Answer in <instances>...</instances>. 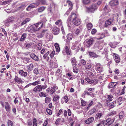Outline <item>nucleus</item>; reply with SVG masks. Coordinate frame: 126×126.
<instances>
[{"label":"nucleus","instance_id":"2f4dec72","mask_svg":"<svg viewBox=\"0 0 126 126\" xmlns=\"http://www.w3.org/2000/svg\"><path fill=\"white\" fill-rule=\"evenodd\" d=\"M82 2L83 4L87 5L90 3L91 1L90 0H82Z\"/></svg>","mask_w":126,"mask_h":126},{"label":"nucleus","instance_id":"473e14b6","mask_svg":"<svg viewBox=\"0 0 126 126\" xmlns=\"http://www.w3.org/2000/svg\"><path fill=\"white\" fill-rule=\"evenodd\" d=\"M93 25L92 23H87L86 25V27L88 30H90L93 27Z\"/></svg>","mask_w":126,"mask_h":126},{"label":"nucleus","instance_id":"603ef678","mask_svg":"<svg viewBox=\"0 0 126 126\" xmlns=\"http://www.w3.org/2000/svg\"><path fill=\"white\" fill-rule=\"evenodd\" d=\"M7 126H13V122L11 120H8L7 121Z\"/></svg>","mask_w":126,"mask_h":126},{"label":"nucleus","instance_id":"4be33fe9","mask_svg":"<svg viewBox=\"0 0 126 126\" xmlns=\"http://www.w3.org/2000/svg\"><path fill=\"white\" fill-rule=\"evenodd\" d=\"M31 7L34 8L37 7L39 5V3L36 2V3H32L30 4Z\"/></svg>","mask_w":126,"mask_h":126},{"label":"nucleus","instance_id":"39448f33","mask_svg":"<svg viewBox=\"0 0 126 126\" xmlns=\"http://www.w3.org/2000/svg\"><path fill=\"white\" fill-rule=\"evenodd\" d=\"M48 64L49 67L51 68H56L58 65L55 62H54L52 60H50L48 63Z\"/></svg>","mask_w":126,"mask_h":126},{"label":"nucleus","instance_id":"49530a36","mask_svg":"<svg viewBox=\"0 0 126 126\" xmlns=\"http://www.w3.org/2000/svg\"><path fill=\"white\" fill-rule=\"evenodd\" d=\"M60 98L59 96L58 95H56L54 97L53 101L57 102Z\"/></svg>","mask_w":126,"mask_h":126},{"label":"nucleus","instance_id":"774afa93","mask_svg":"<svg viewBox=\"0 0 126 126\" xmlns=\"http://www.w3.org/2000/svg\"><path fill=\"white\" fill-rule=\"evenodd\" d=\"M97 32V30L95 29H93L91 31V34H94Z\"/></svg>","mask_w":126,"mask_h":126},{"label":"nucleus","instance_id":"e2e57ef3","mask_svg":"<svg viewBox=\"0 0 126 126\" xmlns=\"http://www.w3.org/2000/svg\"><path fill=\"white\" fill-rule=\"evenodd\" d=\"M37 120L35 119L34 118L33 120V126H37V123H36Z\"/></svg>","mask_w":126,"mask_h":126},{"label":"nucleus","instance_id":"de8ad7c7","mask_svg":"<svg viewBox=\"0 0 126 126\" xmlns=\"http://www.w3.org/2000/svg\"><path fill=\"white\" fill-rule=\"evenodd\" d=\"M77 18L76 14L74 13H72L71 15V18L70 19H73L75 18Z\"/></svg>","mask_w":126,"mask_h":126},{"label":"nucleus","instance_id":"864d4df0","mask_svg":"<svg viewBox=\"0 0 126 126\" xmlns=\"http://www.w3.org/2000/svg\"><path fill=\"white\" fill-rule=\"evenodd\" d=\"M94 103V101L93 100L91 101L90 103H89L88 104V106L86 108V109L88 110L90 107Z\"/></svg>","mask_w":126,"mask_h":126},{"label":"nucleus","instance_id":"dca6fc26","mask_svg":"<svg viewBox=\"0 0 126 126\" xmlns=\"http://www.w3.org/2000/svg\"><path fill=\"white\" fill-rule=\"evenodd\" d=\"M69 46L65 45V50L67 54L68 55H70L71 53V51L70 50Z\"/></svg>","mask_w":126,"mask_h":126},{"label":"nucleus","instance_id":"f704fd0d","mask_svg":"<svg viewBox=\"0 0 126 126\" xmlns=\"http://www.w3.org/2000/svg\"><path fill=\"white\" fill-rule=\"evenodd\" d=\"M51 100V98L50 97H47L45 98V102L46 103H48L50 102Z\"/></svg>","mask_w":126,"mask_h":126},{"label":"nucleus","instance_id":"7c9ffc66","mask_svg":"<svg viewBox=\"0 0 126 126\" xmlns=\"http://www.w3.org/2000/svg\"><path fill=\"white\" fill-rule=\"evenodd\" d=\"M46 30H43L41 33L37 36V37L38 38H40L43 37L45 35V32H46Z\"/></svg>","mask_w":126,"mask_h":126},{"label":"nucleus","instance_id":"6ab92c4d","mask_svg":"<svg viewBox=\"0 0 126 126\" xmlns=\"http://www.w3.org/2000/svg\"><path fill=\"white\" fill-rule=\"evenodd\" d=\"M18 73L22 76L24 77H26L28 74L27 72H24L22 70H20L19 71Z\"/></svg>","mask_w":126,"mask_h":126},{"label":"nucleus","instance_id":"bf43d9fd","mask_svg":"<svg viewBox=\"0 0 126 126\" xmlns=\"http://www.w3.org/2000/svg\"><path fill=\"white\" fill-rule=\"evenodd\" d=\"M39 95L41 97H45L47 96V95L44 93L41 92L39 93Z\"/></svg>","mask_w":126,"mask_h":126},{"label":"nucleus","instance_id":"f03ea898","mask_svg":"<svg viewBox=\"0 0 126 126\" xmlns=\"http://www.w3.org/2000/svg\"><path fill=\"white\" fill-rule=\"evenodd\" d=\"M94 40L93 38H91L86 39L84 42V45L87 48L89 47L93 44Z\"/></svg>","mask_w":126,"mask_h":126},{"label":"nucleus","instance_id":"c9c22d12","mask_svg":"<svg viewBox=\"0 0 126 126\" xmlns=\"http://www.w3.org/2000/svg\"><path fill=\"white\" fill-rule=\"evenodd\" d=\"M33 73L36 75H39V70L38 68H35L33 70Z\"/></svg>","mask_w":126,"mask_h":126},{"label":"nucleus","instance_id":"2eb2a0df","mask_svg":"<svg viewBox=\"0 0 126 126\" xmlns=\"http://www.w3.org/2000/svg\"><path fill=\"white\" fill-rule=\"evenodd\" d=\"M119 2L118 0H113L111 1L109 3L110 5L111 6L116 5L118 4Z\"/></svg>","mask_w":126,"mask_h":126},{"label":"nucleus","instance_id":"f8f14e48","mask_svg":"<svg viewBox=\"0 0 126 126\" xmlns=\"http://www.w3.org/2000/svg\"><path fill=\"white\" fill-rule=\"evenodd\" d=\"M31 58L33 59L36 61H38L39 60L38 57L34 53H31L30 54Z\"/></svg>","mask_w":126,"mask_h":126},{"label":"nucleus","instance_id":"8fccbe9b","mask_svg":"<svg viewBox=\"0 0 126 126\" xmlns=\"http://www.w3.org/2000/svg\"><path fill=\"white\" fill-rule=\"evenodd\" d=\"M85 79L87 81V82L90 84L92 83L93 82V80L91 79L88 77L86 78H85Z\"/></svg>","mask_w":126,"mask_h":126},{"label":"nucleus","instance_id":"0e129e2a","mask_svg":"<svg viewBox=\"0 0 126 126\" xmlns=\"http://www.w3.org/2000/svg\"><path fill=\"white\" fill-rule=\"evenodd\" d=\"M102 36H100L99 37H98L97 38V40H99L100 39H102V38H104L105 37V34H104L103 33H102Z\"/></svg>","mask_w":126,"mask_h":126},{"label":"nucleus","instance_id":"1a4fd4ad","mask_svg":"<svg viewBox=\"0 0 126 126\" xmlns=\"http://www.w3.org/2000/svg\"><path fill=\"white\" fill-rule=\"evenodd\" d=\"M72 22L74 24L76 25H79L81 23L80 19L78 18L73 19Z\"/></svg>","mask_w":126,"mask_h":126},{"label":"nucleus","instance_id":"f257e3e1","mask_svg":"<svg viewBox=\"0 0 126 126\" xmlns=\"http://www.w3.org/2000/svg\"><path fill=\"white\" fill-rule=\"evenodd\" d=\"M44 22H41L32 25V28L31 29V32H33L39 30L43 27Z\"/></svg>","mask_w":126,"mask_h":126},{"label":"nucleus","instance_id":"ddd939ff","mask_svg":"<svg viewBox=\"0 0 126 126\" xmlns=\"http://www.w3.org/2000/svg\"><path fill=\"white\" fill-rule=\"evenodd\" d=\"M14 80L18 84L22 83L23 82L21 79L19 77L17 76H16L14 79Z\"/></svg>","mask_w":126,"mask_h":126},{"label":"nucleus","instance_id":"4d7b16f0","mask_svg":"<svg viewBox=\"0 0 126 126\" xmlns=\"http://www.w3.org/2000/svg\"><path fill=\"white\" fill-rule=\"evenodd\" d=\"M116 113V112L115 111H113L111 112L108 114V116H112L113 115H115Z\"/></svg>","mask_w":126,"mask_h":126},{"label":"nucleus","instance_id":"c85d7f7f","mask_svg":"<svg viewBox=\"0 0 126 126\" xmlns=\"http://www.w3.org/2000/svg\"><path fill=\"white\" fill-rule=\"evenodd\" d=\"M104 10L105 13H107L110 11V10L108 5H106L104 9Z\"/></svg>","mask_w":126,"mask_h":126},{"label":"nucleus","instance_id":"f3484780","mask_svg":"<svg viewBox=\"0 0 126 126\" xmlns=\"http://www.w3.org/2000/svg\"><path fill=\"white\" fill-rule=\"evenodd\" d=\"M94 120L93 117H90L88 118L87 119L85 120L84 122L87 124H89L92 123Z\"/></svg>","mask_w":126,"mask_h":126},{"label":"nucleus","instance_id":"9d476101","mask_svg":"<svg viewBox=\"0 0 126 126\" xmlns=\"http://www.w3.org/2000/svg\"><path fill=\"white\" fill-rule=\"evenodd\" d=\"M5 104L4 107L6 111L8 112H10L11 107L9 103L7 102H5Z\"/></svg>","mask_w":126,"mask_h":126},{"label":"nucleus","instance_id":"338daca9","mask_svg":"<svg viewBox=\"0 0 126 126\" xmlns=\"http://www.w3.org/2000/svg\"><path fill=\"white\" fill-rule=\"evenodd\" d=\"M93 10H94L96 8V5L95 4H93L91 6Z\"/></svg>","mask_w":126,"mask_h":126},{"label":"nucleus","instance_id":"4468645a","mask_svg":"<svg viewBox=\"0 0 126 126\" xmlns=\"http://www.w3.org/2000/svg\"><path fill=\"white\" fill-rule=\"evenodd\" d=\"M52 31L54 32L53 33L55 35H57L59 33V29L56 27H53L52 29Z\"/></svg>","mask_w":126,"mask_h":126},{"label":"nucleus","instance_id":"7ed1b4c3","mask_svg":"<svg viewBox=\"0 0 126 126\" xmlns=\"http://www.w3.org/2000/svg\"><path fill=\"white\" fill-rule=\"evenodd\" d=\"M53 87H51V88H49L47 89L46 90L47 93H50V94L52 95L56 91V89H57L58 87L56 86L55 84L52 83Z\"/></svg>","mask_w":126,"mask_h":126},{"label":"nucleus","instance_id":"5701e85b","mask_svg":"<svg viewBox=\"0 0 126 126\" xmlns=\"http://www.w3.org/2000/svg\"><path fill=\"white\" fill-rule=\"evenodd\" d=\"M63 99L64 100V101L62 98L61 100V103L62 104L64 103V101H65V102L66 103H67L68 101L69 100L68 98L67 95H65L63 97Z\"/></svg>","mask_w":126,"mask_h":126},{"label":"nucleus","instance_id":"5fc2aeb1","mask_svg":"<svg viewBox=\"0 0 126 126\" xmlns=\"http://www.w3.org/2000/svg\"><path fill=\"white\" fill-rule=\"evenodd\" d=\"M55 54V51L54 50H53L50 54V57L51 59L53 58Z\"/></svg>","mask_w":126,"mask_h":126},{"label":"nucleus","instance_id":"a878e982","mask_svg":"<svg viewBox=\"0 0 126 126\" xmlns=\"http://www.w3.org/2000/svg\"><path fill=\"white\" fill-rule=\"evenodd\" d=\"M66 3H68L69 6H70L69 10L71 11L72 9L73 5L72 2L69 0H67Z\"/></svg>","mask_w":126,"mask_h":126},{"label":"nucleus","instance_id":"c756f323","mask_svg":"<svg viewBox=\"0 0 126 126\" xmlns=\"http://www.w3.org/2000/svg\"><path fill=\"white\" fill-rule=\"evenodd\" d=\"M92 65L90 63H87L85 67V69L86 70H89L92 67Z\"/></svg>","mask_w":126,"mask_h":126},{"label":"nucleus","instance_id":"0eeeda50","mask_svg":"<svg viewBox=\"0 0 126 126\" xmlns=\"http://www.w3.org/2000/svg\"><path fill=\"white\" fill-rule=\"evenodd\" d=\"M106 123L105 124L104 126H109L112 124L114 121L113 119L109 118L107 119L106 120Z\"/></svg>","mask_w":126,"mask_h":126},{"label":"nucleus","instance_id":"6e6552de","mask_svg":"<svg viewBox=\"0 0 126 126\" xmlns=\"http://www.w3.org/2000/svg\"><path fill=\"white\" fill-rule=\"evenodd\" d=\"M27 68V71L28 72L32 71L34 67V64L33 63H31L30 64L27 65L26 66Z\"/></svg>","mask_w":126,"mask_h":126},{"label":"nucleus","instance_id":"412c9836","mask_svg":"<svg viewBox=\"0 0 126 126\" xmlns=\"http://www.w3.org/2000/svg\"><path fill=\"white\" fill-rule=\"evenodd\" d=\"M106 105L107 106L110 107L111 108H113L115 106V105H114V103H109L107 101Z\"/></svg>","mask_w":126,"mask_h":126},{"label":"nucleus","instance_id":"393cba45","mask_svg":"<svg viewBox=\"0 0 126 126\" xmlns=\"http://www.w3.org/2000/svg\"><path fill=\"white\" fill-rule=\"evenodd\" d=\"M117 84V82H111L109 83L108 87L109 88H111L115 86Z\"/></svg>","mask_w":126,"mask_h":126},{"label":"nucleus","instance_id":"37998d69","mask_svg":"<svg viewBox=\"0 0 126 126\" xmlns=\"http://www.w3.org/2000/svg\"><path fill=\"white\" fill-rule=\"evenodd\" d=\"M55 46L56 49V51L59 52L60 50V48L59 47V44L58 43H56L55 44Z\"/></svg>","mask_w":126,"mask_h":126},{"label":"nucleus","instance_id":"c03bdc74","mask_svg":"<svg viewBox=\"0 0 126 126\" xmlns=\"http://www.w3.org/2000/svg\"><path fill=\"white\" fill-rule=\"evenodd\" d=\"M30 20V19L29 18H26L24 21L21 23V25H23L26 23Z\"/></svg>","mask_w":126,"mask_h":126},{"label":"nucleus","instance_id":"aec40b11","mask_svg":"<svg viewBox=\"0 0 126 126\" xmlns=\"http://www.w3.org/2000/svg\"><path fill=\"white\" fill-rule=\"evenodd\" d=\"M71 62L73 66H76L77 62L76 59L75 57L71 58Z\"/></svg>","mask_w":126,"mask_h":126},{"label":"nucleus","instance_id":"9b49d317","mask_svg":"<svg viewBox=\"0 0 126 126\" xmlns=\"http://www.w3.org/2000/svg\"><path fill=\"white\" fill-rule=\"evenodd\" d=\"M40 86L39 85L36 86L33 89V92L35 93H38L42 91Z\"/></svg>","mask_w":126,"mask_h":126},{"label":"nucleus","instance_id":"13d9d810","mask_svg":"<svg viewBox=\"0 0 126 126\" xmlns=\"http://www.w3.org/2000/svg\"><path fill=\"white\" fill-rule=\"evenodd\" d=\"M80 63L83 65H84L86 63V61L83 59H81L80 60Z\"/></svg>","mask_w":126,"mask_h":126},{"label":"nucleus","instance_id":"4c0bfd02","mask_svg":"<svg viewBox=\"0 0 126 126\" xmlns=\"http://www.w3.org/2000/svg\"><path fill=\"white\" fill-rule=\"evenodd\" d=\"M38 1L37 2L39 3V4L40 3H41L43 5H46V2L45 0H37Z\"/></svg>","mask_w":126,"mask_h":126},{"label":"nucleus","instance_id":"a18cd8bd","mask_svg":"<svg viewBox=\"0 0 126 126\" xmlns=\"http://www.w3.org/2000/svg\"><path fill=\"white\" fill-rule=\"evenodd\" d=\"M113 97L111 94L110 95H108L107 96V101H112L113 99Z\"/></svg>","mask_w":126,"mask_h":126},{"label":"nucleus","instance_id":"423d86ee","mask_svg":"<svg viewBox=\"0 0 126 126\" xmlns=\"http://www.w3.org/2000/svg\"><path fill=\"white\" fill-rule=\"evenodd\" d=\"M113 54V55L114 56V59L115 62L117 63H119L120 60V59L119 56L118 55L115 53H113L112 52Z\"/></svg>","mask_w":126,"mask_h":126},{"label":"nucleus","instance_id":"79ce46f5","mask_svg":"<svg viewBox=\"0 0 126 126\" xmlns=\"http://www.w3.org/2000/svg\"><path fill=\"white\" fill-rule=\"evenodd\" d=\"M111 23V22L109 20H107L105 22V23L104 25V27H107L110 25Z\"/></svg>","mask_w":126,"mask_h":126},{"label":"nucleus","instance_id":"bb28decb","mask_svg":"<svg viewBox=\"0 0 126 126\" xmlns=\"http://www.w3.org/2000/svg\"><path fill=\"white\" fill-rule=\"evenodd\" d=\"M14 17L13 16H12L9 17L8 19L6 20V22L7 23H10L14 21Z\"/></svg>","mask_w":126,"mask_h":126},{"label":"nucleus","instance_id":"69168bd1","mask_svg":"<svg viewBox=\"0 0 126 126\" xmlns=\"http://www.w3.org/2000/svg\"><path fill=\"white\" fill-rule=\"evenodd\" d=\"M102 115V113H98L96 114V116L97 118H100Z\"/></svg>","mask_w":126,"mask_h":126},{"label":"nucleus","instance_id":"a211bd4d","mask_svg":"<svg viewBox=\"0 0 126 126\" xmlns=\"http://www.w3.org/2000/svg\"><path fill=\"white\" fill-rule=\"evenodd\" d=\"M49 51H47L46 54L44 55L43 58L46 61L48 62L49 59V58L48 56V55L49 53Z\"/></svg>","mask_w":126,"mask_h":126},{"label":"nucleus","instance_id":"09e8293b","mask_svg":"<svg viewBox=\"0 0 126 126\" xmlns=\"http://www.w3.org/2000/svg\"><path fill=\"white\" fill-rule=\"evenodd\" d=\"M45 7L44 6H42L38 8V11L39 12H42L45 9Z\"/></svg>","mask_w":126,"mask_h":126},{"label":"nucleus","instance_id":"a19ab883","mask_svg":"<svg viewBox=\"0 0 126 126\" xmlns=\"http://www.w3.org/2000/svg\"><path fill=\"white\" fill-rule=\"evenodd\" d=\"M119 115L120 119H121L124 116V112L123 111L120 112L119 114Z\"/></svg>","mask_w":126,"mask_h":126},{"label":"nucleus","instance_id":"6e6d98bb","mask_svg":"<svg viewBox=\"0 0 126 126\" xmlns=\"http://www.w3.org/2000/svg\"><path fill=\"white\" fill-rule=\"evenodd\" d=\"M86 10L88 12H92L93 11L91 7H86Z\"/></svg>","mask_w":126,"mask_h":126},{"label":"nucleus","instance_id":"ea45409f","mask_svg":"<svg viewBox=\"0 0 126 126\" xmlns=\"http://www.w3.org/2000/svg\"><path fill=\"white\" fill-rule=\"evenodd\" d=\"M31 83L32 84V85L34 86H35L39 84H40V81L39 80V79H38V80L36 81L33 82Z\"/></svg>","mask_w":126,"mask_h":126},{"label":"nucleus","instance_id":"cd10ccee","mask_svg":"<svg viewBox=\"0 0 126 126\" xmlns=\"http://www.w3.org/2000/svg\"><path fill=\"white\" fill-rule=\"evenodd\" d=\"M27 37V34L26 33H23L21 36V37L19 40L20 41H22L25 40Z\"/></svg>","mask_w":126,"mask_h":126},{"label":"nucleus","instance_id":"b1692460","mask_svg":"<svg viewBox=\"0 0 126 126\" xmlns=\"http://www.w3.org/2000/svg\"><path fill=\"white\" fill-rule=\"evenodd\" d=\"M87 53L89 54L90 56L93 57H96L97 56V55H96L95 53L91 52L90 51L88 52Z\"/></svg>","mask_w":126,"mask_h":126},{"label":"nucleus","instance_id":"e433bc0d","mask_svg":"<svg viewBox=\"0 0 126 126\" xmlns=\"http://www.w3.org/2000/svg\"><path fill=\"white\" fill-rule=\"evenodd\" d=\"M56 25L60 26L62 24V22L61 19H59L57 20L55 22Z\"/></svg>","mask_w":126,"mask_h":126},{"label":"nucleus","instance_id":"3c124183","mask_svg":"<svg viewBox=\"0 0 126 126\" xmlns=\"http://www.w3.org/2000/svg\"><path fill=\"white\" fill-rule=\"evenodd\" d=\"M73 72L75 73H77L79 72V70L76 66H73Z\"/></svg>","mask_w":126,"mask_h":126},{"label":"nucleus","instance_id":"20e7f679","mask_svg":"<svg viewBox=\"0 0 126 126\" xmlns=\"http://www.w3.org/2000/svg\"><path fill=\"white\" fill-rule=\"evenodd\" d=\"M95 69L98 73L102 72L103 71L102 65L99 63L96 64L95 66Z\"/></svg>","mask_w":126,"mask_h":126},{"label":"nucleus","instance_id":"72a5a7b5","mask_svg":"<svg viewBox=\"0 0 126 126\" xmlns=\"http://www.w3.org/2000/svg\"><path fill=\"white\" fill-rule=\"evenodd\" d=\"M66 37L67 39L70 41L72 40L73 37L71 34L69 33L67 35Z\"/></svg>","mask_w":126,"mask_h":126},{"label":"nucleus","instance_id":"680f3d73","mask_svg":"<svg viewBox=\"0 0 126 126\" xmlns=\"http://www.w3.org/2000/svg\"><path fill=\"white\" fill-rule=\"evenodd\" d=\"M81 105L82 106H85L86 104V102L82 99L81 100Z\"/></svg>","mask_w":126,"mask_h":126},{"label":"nucleus","instance_id":"58836bf2","mask_svg":"<svg viewBox=\"0 0 126 126\" xmlns=\"http://www.w3.org/2000/svg\"><path fill=\"white\" fill-rule=\"evenodd\" d=\"M96 109L95 108H93L90 110L89 113L90 115H91L94 113L96 111Z\"/></svg>","mask_w":126,"mask_h":126},{"label":"nucleus","instance_id":"052dcab7","mask_svg":"<svg viewBox=\"0 0 126 126\" xmlns=\"http://www.w3.org/2000/svg\"><path fill=\"white\" fill-rule=\"evenodd\" d=\"M46 111L47 113L50 115H51L52 114V110L50 109H47Z\"/></svg>","mask_w":126,"mask_h":126}]
</instances>
